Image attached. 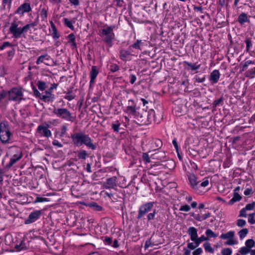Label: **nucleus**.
<instances>
[{
  "mask_svg": "<svg viewBox=\"0 0 255 255\" xmlns=\"http://www.w3.org/2000/svg\"><path fill=\"white\" fill-rule=\"evenodd\" d=\"M71 138L73 144L77 146L85 144L92 150H95L96 148V144L92 142V140L88 134L81 132H76L71 134Z\"/></svg>",
  "mask_w": 255,
  "mask_h": 255,
  "instance_id": "1",
  "label": "nucleus"
},
{
  "mask_svg": "<svg viewBox=\"0 0 255 255\" xmlns=\"http://www.w3.org/2000/svg\"><path fill=\"white\" fill-rule=\"evenodd\" d=\"M154 111L150 109L149 111L146 110L138 109L134 118L140 123V125H147L150 124L152 121L154 120Z\"/></svg>",
  "mask_w": 255,
  "mask_h": 255,
  "instance_id": "2",
  "label": "nucleus"
},
{
  "mask_svg": "<svg viewBox=\"0 0 255 255\" xmlns=\"http://www.w3.org/2000/svg\"><path fill=\"white\" fill-rule=\"evenodd\" d=\"M8 153L11 156V158L9 162L6 166L9 168L22 158V152L20 148L13 146L9 148Z\"/></svg>",
  "mask_w": 255,
  "mask_h": 255,
  "instance_id": "3",
  "label": "nucleus"
},
{
  "mask_svg": "<svg viewBox=\"0 0 255 255\" xmlns=\"http://www.w3.org/2000/svg\"><path fill=\"white\" fill-rule=\"evenodd\" d=\"M12 133L9 130V125L7 122H3L0 124V140L3 143L9 142Z\"/></svg>",
  "mask_w": 255,
  "mask_h": 255,
  "instance_id": "4",
  "label": "nucleus"
},
{
  "mask_svg": "<svg viewBox=\"0 0 255 255\" xmlns=\"http://www.w3.org/2000/svg\"><path fill=\"white\" fill-rule=\"evenodd\" d=\"M21 23L22 22L21 21L18 20L16 18H14L11 23L9 31L12 34V37L14 38L21 37L22 34V27H19L18 25Z\"/></svg>",
  "mask_w": 255,
  "mask_h": 255,
  "instance_id": "5",
  "label": "nucleus"
},
{
  "mask_svg": "<svg viewBox=\"0 0 255 255\" xmlns=\"http://www.w3.org/2000/svg\"><path fill=\"white\" fill-rule=\"evenodd\" d=\"M7 93L9 101H17L19 103L22 100H24L22 98V89L20 88L14 87Z\"/></svg>",
  "mask_w": 255,
  "mask_h": 255,
  "instance_id": "6",
  "label": "nucleus"
},
{
  "mask_svg": "<svg viewBox=\"0 0 255 255\" xmlns=\"http://www.w3.org/2000/svg\"><path fill=\"white\" fill-rule=\"evenodd\" d=\"M53 113L58 117L66 121L73 122L74 120V117L72 116L70 111L66 108H54Z\"/></svg>",
  "mask_w": 255,
  "mask_h": 255,
  "instance_id": "7",
  "label": "nucleus"
},
{
  "mask_svg": "<svg viewBox=\"0 0 255 255\" xmlns=\"http://www.w3.org/2000/svg\"><path fill=\"white\" fill-rule=\"evenodd\" d=\"M115 28V26L114 25H112L108 26L107 28H104L102 30V36H106L104 40L108 44L111 45L112 40L114 38L115 34L113 31Z\"/></svg>",
  "mask_w": 255,
  "mask_h": 255,
  "instance_id": "8",
  "label": "nucleus"
},
{
  "mask_svg": "<svg viewBox=\"0 0 255 255\" xmlns=\"http://www.w3.org/2000/svg\"><path fill=\"white\" fill-rule=\"evenodd\" d=\"M154 202H150L142 204L139 208L136 218L141 219L146 213L151 211Z\"/></svg>",
  "mask_w": 255,
  "mask_h": 255,
  "instance_id": "9",
  "label": "nucleus"
},
{
  "mask_svg": "<svg viewBox=\"0 0 255 255\" xmlns=\"http://www.w3.org/2000/svg\"><path fill=\"white\" fill-rule=\"evenodd\" d=\"M49 125L48 124L40 125L37 128V132L41 135H43L46 137H49L51 136V132L48 129Z\"/></svg>",
  "mask_w": 255,
  "mask_h": 255,
  "instance_id": "10",
  "label": "nucleus"
},
{
  "mask_svg": "<svg viewBox=\"0 0 255 255\" xmlns=\"http://www.w3.org/2000/svg\"><path fill=\"white\" fill-rule=\"evenodd\" d=\"M41 215V211L40 210H36L31 212L29 214L28 219L24 221V224L27 225L34 222L39 218Z\"/></svg>",
  "mask_w": 255,
  "mask_h": 255,
  "instance_id": "11",
  "label": "nucleus"
},
{
  "mask_svg": "<svg viewBox=\"0 0 255 255\" xmlns=\"http://www.w3.org/2000/svg\"><path fill=\"white\" fill-rule=\"evenodd\" d=\"M117 184V177L113 176L108 178L106 181L104 183L103 187L105 189L114 188Z\"/></svg>",
  "mask_w": 255,
  "mask_h": 255,
  "instance_id": "12",
  "label": "nucleus"
},
{
  "mask_svg": "<svg viewBox=\"0 0 255 255\" xmlns=\"http://www.w3.org/2000/svg\"><path fill=\"white\" fill-rule=\"evenodd\" d=\"M31 10V8L30 3L24 2L18 7L15 13L23 15L25 12H28Z\"/></svg>",
  "mask_w": 255,
  "mask_h": 255,
  "instance_id": "13",
  "label": "nucleus"
},
{
  "mask_svg": "<svg viewBox=\"0 0 255 255\" xmlns=\"http://www.w3.org/2000/svg\"><path fill=\"white\" fill-rule=\"evenodd\" d=\"M188 179L190 182L191 187L195 190L197 191L199 186L198 185L199 182L197 181V178L194 174H191L188 176Z\"/></svg>",
  "mask_w": 255,
  "mask_h": 255,
  "instance_id": "14",
  "label": "nucleus"
},
{
  "mask_svg": "<svg viewBox=\"0 0 255 255\" xmlns=\"http://www.w3.org/2000/svg\"><path fill=\"white\" fill-rule=\"evenodd\" d=\"M220 74L218 70H213L210 74L209 80L212 85L217 83L219 80Z\"/></svg>",
  "mask_w": 255,
  "mask_h": 255,
  "instance_id": "15",
  "label": "nucleus"
},
{
  "mask_svg": "<svg viewBox=\"0 0 255 255\" xmlns=\"http://www.w3.org/2000/svg\"><path fill=\"white\" fill-rule=\"evenodd\" d=\"M99 73V71L97 70V67L95 66H93L92 67V69L90 72V85L91 86L95 83V80Z\"/></svg>",
  "mask_w": 255,
  "mask_h": 255,
  "instance_id": "16",
  "label": "nucleus"
},
{
  "mask_svg": "<svg viewBox=\"0 0 255 255\" xmlns=\"http://www.w3.org/2000/svg\"><path fill=\"white\" fill-rule=\"evenodd\" d=\"M131 103V105H129L127 107L126 112L129 114L132 115L134 117L136 115L137 111L135 109V106L133 105V101L132 100H128V104Z\"/></svg>",
  "mask_w": 255,
  "mask_h": 255,
  "instance_id": "17",
  "label": "nucleus"
},
{
  "mask_svg": "<svg viewBox=\"0 0 255 255\" xmlns=\"http://www.w3.org/2000/svg\"><path fill=\"white\" fill-rule=\"evenodd\" d=\"M54 99V95L50 91H45V95H42L40 99L45 102L53 101Z\"/></svg>",
  "mask_w": 255,
  "mask_h": 255,
  "instance_id": "18",
  "label": "nucleus"
},
{
  "mask_svg": "<svg viewBox=\"0 0 255 255\" xmlns=\"http://www.w3.org/2000/svg\"><path fill=\"white\" fill-rule=\"evenodd\" d=\"M187 233L190 236L191 240L193 242L198 237L197 230L195 227H189L188 229Z\"/></svg>",
  "mask_w": 255,
  "mask_h": 255,
  "instance_id": "19",
  "label": "nucleus"
},
{
  "mask_svg": "<svg viewBox=\"0 0 255 255\" xmlns=\"http://www.w3.org/2000/svg\"><path fill=\"white\" fill-rule=\"evenodd\" d=\"M238 21L241 25H243L245 22L249 21L247 14L243 12L240 14L238 18Z\"/></svg>",
  "mask_w": 255,
  "mask_h": 255,
  "instance_id": "20",
  "label": "nucleus"
},
{
  "mask_svg": "<svg viewBox=\"0 0 255 255\" xmlns=\"http://www.w3.org/2000/svg\"><path fill=\"white\" fill-rule=\"evenodd\" d=\"M242 199V197L238 193H234L233 197L229 201V204L233 205L235 202L240 201Z\"/></svg>",
  "mask_w": 255,
  "mask_h": 255,
  "instance_id": "21",
  "label": "nucleus"
},
{
  "mask_svg": "<svg viewBox=\"0 0 255 255\" xmlns=\"http://www.w3.org/2000/svg\"><path fill=\"white\" fill-rule=\"evenodd\" d=\"M235 237V232L234 231H229L226 233L222 234L220 236V238L223 240H226V239H230L231 238H234Z\"/></svg>",
  "mask_w": 255,
  "mask_h": 255,
  "instance_id": "22",
  "label": "nucleus"
},
{
  "mask_svg": "<svg viewBox=\"0 0 255 255\" xmlns=\"http://www.w3.org/2000/svg\"><path fill=\"white\" fill-rule=\"evenodd\" d=\"M153 158H155L158 160H162L166 157L165 152L164 151H159L151 155Z\"/></svg>",
  "mask_w": 255,
  "mask_h": 255,
  "instance_id": "23",
  "label": "nucleus"
},
{
  "mask_svg": "<svg viewBox=\"0 0 255 255\" xmlns=\"http://www.w3.org/2000/svg\"><path fill=\"white\" fill-rule=\"evenodd\" d=\"M184 64L189 66L192 71H194L199 69L201 66L200 64L197 65V63L192 64L187 61H184Z\"/></svg>",
  "mask_w": 255,
  "mask_h": 255,
  "instance_id": "24",
  "label": "nucleus"
},
{
  "mask_svg": "<svg viewBox=\"0 0 255 255\" xmlns=\"http://www.w3.org/2000/svg\"><path fill=\"white\" fill-rule=\"evenodd\" d=\"M88 206L93 208V210L96 211H101L103 210V207L99 205L97 203L93 202L88 204Z\"/></svg>",
  "mask_w": 255,
  "mask_h": 255,
  "instance_id": "25",
  "label": "nucleus"
},
{
  "mask_svg": "<svg viewBox=\"0 0 255 255\" xmlns=\"http://www.w3.org/2000/svg\"><path fill=\"white\" fill-rule=\"evenodd\" d=\"M35 26H36V22H32L26 24L22 27V34L27 33L30 28L33 27Z\"/></svg>",
  "mask_w": 255,
  "mask_h": 255,
  "instance_id": "26",
  "label": "nucleus"
},
{
  "mask_svg": "<svg viewBox=\"0 0 255 255\" xmlns=\"http://www.w3.org/2000/svg\"><path fill=\"white\" fill-rule=\"evenodd\" d=\"M72 88L70 90H68V92L66 93V95L64 97V98L68 101H71L75 99L76 96L73 93Z\"/></svg>",
  "mask_w": 255,
  "mask_h": 255,
  "instance_id": "27",
  "label": "nucleus"
},
{
  "mask_svg": "<svg viewBox=\"0 0 255 255\" xmlns=\"http://www.w3.org/2000/svg\"><path fill=\"white\" fill-rule=\"evenodd\" d=\"M15 249L18 251H20L22 250H26L28 249V248L27 247L24 241H22L19 245H16L15 246Z\"/></svg>",
  "mask_w": 255,
  "mask_h": 255,
  "instance_id": "28",
  "label": "nucleus"
},
{
  "mask_svg": "<svg viewBox=\"0 0 255 255\" xmlns=\"http://www.w3.org/2000/svg\"><path fill=\"white\" fill-rule=\"evenodd\" d=\"M203 247L206 252L213 254L214 249L211 247V244L209 242H206L203 244Z\"/></svg>",
  "mask_w": 255,
  "mask_h": 255,
  "instance_id": "29",
  "label": "nucleus"
},
{
  "mask_svg": "<svg viewBox=\"0 0 255 255\" xmlns=\"http://www.w3.org/2000/svg\"><path fill=\"white\" fill-rule=\"evenodd\" d=\"M49 58L50 57L47 54L41 55L38 58L36 63L37 65H39L41 63H43L44 60H49Z\"/></svg>",
  "mask_w": 255,
  "mask_h": 255,
  "instance_id": "30",
  "label": "nucleus"
},
{
  "mask_svg": "<svg viewBox=\"0 0 255 255\" xmlns=\"http://www.w3.org/2000/svg\"><path fill=\"white\" fill-rule=\"evenodd\" d=\"M88 156L89 154L86 150H80L78 152V157L80 159L85 160Z\"/></svg>",
  "mask_w": 255,
  "mask_h": 255,
  "instance_id": "31",
  "label": "nucleus"
},
{
  "mask_svg": "<svg viewBox=\"0 0 255 255\" xmlns=\"http://www.w3.org/2000/svg\"><path fill=\"white\" fill-rule=\"evenodd\" d=\"M51 24L53 30L52 36L54 39H57L60 37V35L58 33L56 27L52 21H51Z\"/></svg>",
  "mask_w": 255,
  "mask_h": 255,
  "instance_id": "32",
  "label": "nucleus"
},
{
  "mask_svg": "<svg viewBox=\"0 0 255 255\" xmlns=\"http://www.w3.org/2000/svg\"><path fill=\"white\" fill-rule=\"evenodd\" d=\"M130 55V52L125 50L120 51V58L123 60H126L128 56Z\"/></svg>",
  "mask_w": 255,
  "mask_h": 255,
  "instance_id": "33",
  "label": "nucleus"
},
{
  "mask_svg": "<svg viewBox=\"0 0 255 255\" xmlns=\"http://www.w3.org/2000/svg\"><path fill=\"white\" fill-rule=\"evenodd\" d=\"M246 76L250 78H254L255 76V67L247 71Z\"/></svg>",
  "mask_w": 255,
  "mask_h": 255,
  "instance_id": "34",
  "label": "nucleus"
},
{
  "mask_svg": "<svg viewBox=\"0 0 255 255\" xmlns=\"http://www.w3.org/2000/svg\"><path fill=\"white\" fill-rule=\"evenodd\" d=\"M248 229L247 228L243 229L239 232L238 234L240 239L242 240L244 238L248 233Z\"/></svg>",
  "mask_w": 255,
  "mask_h": 255,
  "instance_id": "35",
  "label": "nucleus"
},
{
  "mask_svg": "<svg viewBox=\"0 0 255 255\" xmlns=\"http://www.w3.org/2000/svg\"><path fill=\"white\" fill-rule=\"evenodd\" d=\"M120 125L121 124L118 121H117L115 123L112 124V128L115 132H118L119 131Z\"/></svg>",
  "mask_w": 255,
  "mask_h": 255,
  "instance_id": "36",
  "label": "nucleus"
},
{
  "mask_svg": "<svg viewBox=\"0 0 255 255\" xmlns=\"http://www.w3.org/2000/svg\"><path fill=\"white\" fill-rule=\"evenodd\" d=\"M64 23L65 25H66L68 27L70 28L71 30L74 29V27L73 25V22L70 21L68 18L64 19Z\"/></svg>",
  "mask_w": 255,
  "mask_h": 255,
  "instance_id": "37",
  "label": "nucleus"
},
{
  "mask_svg": "<svg viewBox=\"0 0 255 255\" xmlns=\"http://www.w3.org/2000/svg\"><path fill=\"white\" fill-rule=\"evenodd\" d=\"M207 240H208L207 238L205 237L204 235H202V236H201L199 238L197 237L194 242H195V243L196 244H197L199 246L201 242H202L204 241H206Z\"/></svg>",
  "mask_w": 255,
  "mask_h": 255,
  "instance_id": "38",
  "label": "nucleus"
},
{
  "mask_svg": "<svg viewBox=\"0 0 255 255\" xmlns=\"http://www.w3.org/2000/svg\"><path fill=\"white\" fill-rule=\"evenodd\" d=\"M250 251L251 250L249 248L247 247H244L240 249L239 252L242 255H246L248 254Z\"/></svg>",
  "mask_w": 255,
  "mask_h": 255,
  "instance_id": "39",
  "label": "nucleus"
},
{
  "mask_svg": "<svg viewBox=\"0 0 255 255\" xmlns=\"http://www.w3.org/2000/svg\"><path fill=\"white\" fill-rule=\"evenodd\" d=\"M245 244L246 247L251 250L255 245V241L253 239H249L246 241Z\"/></svg>",
  "mask_w": 255,
  "mask_h": 255,
  "instance_id": "40",
  "label": "nucleus"
},
{
  "mask_svg": "<svg viewBox=\"0 0 255 255\" xmlns=\"http://www.w3.org/2000/svg\"><path fill=\"white\" fill-rule=\"evenodd\" d=\"M142 44V41L141 40H137L135 43H134L130 47H132V48L140 50V45Z\"/></svg>",
  "mask_w": 255,
  "mask_h": 255,
  "instance_id": "41",
  "label": "nucleus"
},
{
  "mask_svg": "<svg viewBox=\"0 0 255 255\" xmlns=\"http://www.w3.org/2000/svg\"><path fill=\"white\" fill-rule=\"evenodd\" d=\"M245 42L246 43V50L249 51L251 47H252V43L251 39L250 38H246Z\"/></svg>",
  "mask_w": 255,
  "mask_h": 255,
  "instance_id": "42",
  "label": "nucleus"
},
{
  "mask_svg": "<svg viewBox=\"0 0 255 255\" xmlns=\"http://www.w3.org/2000/svg\"><path fill=\"white\" fill-rule=\"evenodd\" d=\"M40 16L42 20H45L47 17V10L45 8H43L40 11Z\"/></svg>",
  "mask_w": 255,
  "mask_h": 255,
  "instance_id": "43",
  "label": "nucleus"
},
{
  "mask_svg": "<svg viewBox=\"0 0 255 255\" xmlns=\"http://www.w3.org/2000/svg\"><path fill=\"white\" fill-rule=\"evenodd\" d=\"M37 85L38 89L41 91H43L46 88V83L44 82L39 81Z\"/></svg>",
  "mask_w": 255,
  "mask_h": 255,
  "instance_id": "44",
  "label": "nucleus"
},
{
  "mask_svg": "<svg viewBox=\"0 0 255 255\" xmlns=\"http://www.w3.org/2000/svg\"><path fill=\"white\" fill-rule=\"evenodd\" d=\"M156 214V210L154 209L152 212L149 213L147 216V219L148 221L153 220L154 218L155 214Z\"/></svg>",
  "mask_w": 255,
  "mask_h": 255,
  "instance_id": "45",
  "label": "nucleus"
},
{
  "mask_svg": "<svg viewBox=\"0 0 255 255\" xmlns=\"http://www.w3.org/2000/svg\"><path fill=\"white\" fill-rule=\"evenodd\" d=\"M206 235L207 237H212V238H216L217 235L212 231L211 229H207L206 231Z\"/></svg>",
  "mask_w": 255,
  "mask_h": 255,
  "instance_id": "46",
  "label": "nucleus"
},
{
  "mask_svg": "<svg viewBox=\"0 0 255 255\" xmlns=\"http://www.w3.org/2000/svg\"><path fill=\"white\" fill-rule=\"evenodd\" d=\"M232 250L230 248H225L222 250V255H231Z\"/></svg>",
  "mask_w": 255,
  "mask_h": 255,
  "instance_id": "47",
  "label": "nucleus"
},
{
  "mask_svg": "<svg viewBox=\"0 0 255 255\" xmlns=\"http://www.w3.org/2000/svg\"><path fill=\"white\" fill-rule=\"evenodd\" d=\"M255 213L250 214L249 216L248 222L251 224H255V220L254 219V216Z\"/></svg>",
  "mask_w": 255,
  "mask_h": 255,
  "instance_id": "48",
  "label": "nucleus"
},
{
  "mask_svg": "<svg viewBox=\"0 0 255 255\" xmlns=\"http://www.w3.org/2000/svg\"><path fill=\"white\" fill-rule=\"evenodd\" d=\"M255 207V202H253L252 203L248 204L246 205V207H245V209L247 210H252L254 209Z\"/></svg>",
  "mask_w": 255,
  "mask_h": 255,
  "instance_id": "49",
  "label": "nucleus"
},
{
  "mask_svg": "<svg viewBox=\"0 0 255 255\" xmlns=\"http://www.w3.org/2000/svg\"><path fill=\"white\" fill-rule=\"evenodd\" d=\"M142 159L143 160L145 163H149L150 162V159L149 157L148 154L147 153H143L142 154Z\"/></svg>",
  "mask_w": 255,
  "mask_h": 255,
  "instance_id": "50",
  "label": "nucleus"
},
{
  "mask_svg": "<svg viewBox=\"0 0 255 255\" xmlns=\"http://www.w3.org/2000/svg\"><path fill=\"white\" fill-rule=\"evenodd\" d=\"M198 247V245L194 243H189L187 244V248L190 250H193L195 249L197 247Z\"/></svg>",
  "mask_w": 255,
  "mask_h": 255,
  "instance_id": "51",
  "label": "nucleus"
},
{
  "mask_svg": "<svg viewBox=\"0 0 255 255\" xmlns=\"http://www.w3.org/2000/svg\"><path fill=\"white\" fill-rule=\"evenodd\" d=\"M246 224V222L245 220L243 219H239L237 220V225L238 226L240 227H243L245 226Z\"/></svg>",
  "mask_w": 255,
  "mask_h": 255,
  "instance_id": "52",
  "label": "nucleus"
},
{
  "mask_svg": "<svg viewBox=\"0 0 255 255\" xmlns=\"http://www.w3.org/2000/svg\"><path fill=\"white\" fill-rule=\"evenodd\" d=\"M228 240L225 242V245L232 246L237 244V242L234 240V238L228 239Z\"/></svg>",
  "mask_w": 255,
  "mask_h": 255,
  "instance_id": "53",
  "label": "nucleus"
},
{
  "mask_svg": "<svg viewBox=\"0 0 255 255\" xmlns=\"http://www.w3.org/2000/svg\"><path fill=\"white\" fill-rule=\"evenodd\" d=\"M190 210V207L188 205H185L183 206H182L180 209L179 210L181 211H185V212H188Z\"/></svg>",
  "mask_w": 255,
  "mask_h": 255,
  "instance_id": "54",
  "label": "nucleus"
},
{
  "mask_svg": "<svg viewBox=\"0 0 255 255\" xmlns=\"http://www.w3.org/2000/svg\"><path fill=\"white\" fill-rule=\"evenodd\" d=\"M119 70V67L117 64H113L110 66V70L112 72H115Z\"/></svg>",
  "mask_w": 255,
  "mask_h": 255,
  "instance_id": "55",
  "label": "nucleus"
},
{
  "mask_svg": "<svg viewBox=\"0 0 255 255\" xmlns=\"http://www.w3.org/2000/svg\"><path fill=\"white\" fill-rule=\"evenodd\" d=\"M48 199L46 198L41 197H37L35 202H47L48 201Z\"/></svg>",
  "mask_w": 255,
  "mask_h": 255,
  "instance_id": "56",
  "label": "nucleus"
},
{
  "mask_svg": "<svg viewBox=\"0 0 255 255\" xmlns=\"http://www.w3.org/2000/svg\"><path fill=\"white\" fill-rule=\"evenodd\" d=\"M223 98L221 97L219 99L214 101L213 103V107H216L218 106L221 103L223 102Z\"/></svg>",
  "mask_w": 255,
  "mask_h": 255,
  "instance_id": "57",
  "label": "nucleus"
},
{
  "mask_svg": "<svg viewBox=\"0 0 255 255\" xmlns=\"http://www.w3.org/2000/svg\"><path fill=\"white\" fill-rule=\"evenodd\" d=\"M202 252H203V250H202V248H199L193 252L192 255H200L202 253Z\"/></svg>",
  "mask_w": 255,
  "mask_h": 255,
  "instance_id": "58",
  "label": "nucleus"
},
{
  "mask_svg": "<svg viewBox=\"0 0 255 255\" xmlns=\"http://www.w3.org/2000/svg\"><path fill=\"white\" fill-rule=\"evenodd\" d=\"M114 1L116 2V6L117 7H122L123 6L124 0H114Z\"/></svg>",
  "mask_w": 255,
  "mask_h": 255,
  "instance_id": "59",
  "label": "nucleus"
},
{
  "mask_svg": "<svg viewBox=\"0 0 255 255\" xmlns=\"http://www.w3.org/2000/svg\"><path fill=\"white\" fill-rule=\"evenodd\" d=\"M153 246H154V244H152L150 238L145 242L144 247L145 249H147L149 247H152Z\"/></svg>",
  "mask_w": 255,
  "mask_h": 255,
  "instance_id": "60",
  "label": "nucleus"
},
{
  "mask_svg": "<svg viewBox=\"0 0 255 255\" xmlns=\"http://www.w3.org/2000/svg\"><path fill=\"white\" fill-rule=\"evenodd\" d=\"M246 211L245 208L241 209L240 211L239 217H247Z\"/></svg>",
  "mask_w": 255,
  "mask_h": 255,
  "instance_id": "61",
  "label": "nucleus"
},
{
  "mask_svg": "<svg viewBox=\"0 0 255 255\" xmlns=\"http://www.w3.org/2000/svg\"><path fill=\"white\" fill-rule=\"evenodd\" d=\"M8 46H12V44L9 42H5L3 43V44L0 47V50L4 49L6 47Z\"/></svg>",
  "mask_w": 255,
  "mask_h": 255,
  "instance_id": "62",
  "label": "nucleus"
},
{
  "mask_svg": "<svg viewBox=\"0 0 255 255\" xmlns=\"http://www.w3.org/2000/svg\"><path fill=\"white\" fill-rule=\"evenodd\" d=\"M191 216H193L196 220L198 221H201L202 220V217L199 214H195L193 213L191 214Z\"/></svg>",
  "mask_w": 255,
  "mask_h": 255,
  "instance_id": "63",
  "label": "nucleus"
},
{
  "mask_svg": "<svg viewBox=\"0 0 255 255\" xmlns=\"http://www.w3.org/2000/svg\"><path fill=\"white\" fill-rule=\"evenodd\" d=\"M104 242L107 245H110L112 244V239L110 237H106L104 240Z\"/></svg>",
  "mask_w": 255,
  "mask_h": 255,
  "instance_id": "64",
  "label": "nucleus"
}]
</instances>
